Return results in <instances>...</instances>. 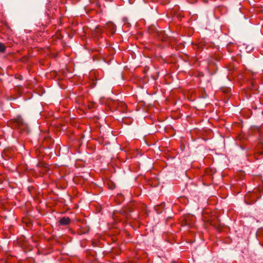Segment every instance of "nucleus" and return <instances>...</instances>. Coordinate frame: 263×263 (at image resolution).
Segmentation results:
<instances>
[{
  "label": "nucleus",
  "mask_w": 263,
  "mask_h": 263,
  "mask_svg": "<svg viewBox=\"0 0 263 263\" xmlns=\"http://www.w3.org/2000/svg\"><path fill=\"white\" fill-rule=\"evenodd\" d=\"M10 124L12 127L20 128L22 130L25 129L27 127L26 124L24 122L23 119L20 117L12 119L10 121Z\"/></svg>",
  "instance_id": "nucleus-1"
},
{
  "label": "nucleus",
  "mask_w": 263,
  "mask_h": 263,
  "mask_svg": "<svg viewBox=\"0 0 263 263\" xmlns=\"http://www.w3.org/2000/svg\"><path fill=\"white\" fill-rule=\"evenodd\" d=\"M60 223L61 225L65 226L68 224L70 222V219L69 217H63L60 220Z\"/></svg>",
  "instance_id": "nucleus-2"
},
{
  "label": "nucleus",
  "mask_w": 263,
  "mask_h": 263,
  "mask_svg": "<svg viewBox=\"0 0 263 263\" xmlns=\"http://www.w3.org/2000/svg\"><path fill=\"white\" fill-rule=\"evenodd\" d=\"M6 48L4 44L2 43H0V52H5Z\"/></svg>",
  "instance_id": "nucleus-3"
}]
</instances>
